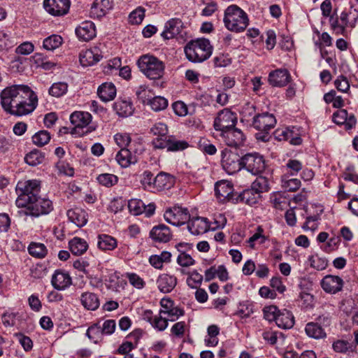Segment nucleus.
I'll list each match as a JSON object with an SVG mask.
<instances>
[{
	"label": "nucleus",
	"mask_w": 358,
	"mask_h": 358,
	"mask_svg": "<svg viewBox=\"0 0 358 358\" xmlns=\"http://www.w3.org/2000/svg\"><path fill=\"white\" fill-rule=\"evenodd\" d=\"M310 266L317 271L325 269L328 265V261L324 257H320L318 255H313L309 257Z\"/></svg>",
	"instance_id": "4d7b16f0"
},
{
	"label": "nucleus",
	"mask_w": 358,
	"mask_h": 358,
	"mask_svg": "<svg viewBox=\"0 0 358 358\" xmlns=\"http://www.w3.org/2000/svg\"><path fill=\"white\" fill-rule=\"evenodd\" d=\"M275 324L282 329L292 328L294 324V318L292 313L287 310L280 311L278 316L276 317Z\"/></svg>",
	"instance_id": "7c9ffc66"
},
{
	"label": "nucleus",
	"mask_w": 358,
	"mask_h": 358,
	"mask_svg": "<svg viewBox=\"0 0 358 358\" xmlns=\"http://www.w3.org/2000/svg\"><path fill=\"white\" fill-rule=\"evenodd\" d=\"M160 314L164 315L170 321H175L184 315V310L175 305L169 298H163L160 301Z\"/></svg>",
	"instance_id": "4468645a"
},
{
	"label": "nucleus",
	"mask_w": 358,
	"mask_h": 358,
	"mask_svg": "<svg viewBox=\"0 0 358 358\" xmlns=\"http://www.w3.org/2000/svg\"><path fill=\"white\" fill-rule=\"evenodd\" d=\"M220 136L222 141L230 147H238L243 145L245 141V136L242 131L235 127L220 133Z\"/></svg>",
	"instance_id": "dca6fc26"
},
{
	"label": "nucleus",
	"mask_w": 358,
	"mask_h": 358,
	"mask_svg": "<svg viewBox=\"0 0 358 358\" xmlns=\"http://www.w3.org/2000/svg\"><path fill=\"white\" fill-rule=\"evenodd\" d=\"M280 311L275 306H266L263 309L264 317L269 322L275 321Z\"/></svg>",
	"instance_id": "69168bd1"
},
{
	"label": "nucleus",
	"mask_w": 358,
	"mask_h": 358,
	"mask_svg": "<svg viewBox=\"0 0 358 358\" xmlns=\"http://www.w3.org/2000/svg\"><path fill=\"white\" fill-rule=\"evenodd\" d=\"M290 176L288 174L282 176V186L287 191L294 192L300 187L301 181L297 178H289Z\"/></svg>",
	"instance_id": "37998d69"
},
{
	"label": "nucleus",
	"mask_w": 358,
	"mask_h": 358,
	"mask_svg": "<svg viewBox=\"0 0 358 358\" xmlns=\"http://www.w3.org/2000/svg\"><path fill=\"white\" fill-rule=\"evenodd\" d=\"M128 208L131 213L138 215L143 213L145 203L141 199H132L128 201Z\"/></svg>",
	"instance_id": "603ef678"
},
{
	"label": "nucleus",
	"mask_w": 358,
	"mask_h": 358,
	"mask_svg": "<svg viewBox=\"0 0 358 358\" xmlns=\"http://www.w3.org/2000/svg\"><path fill=\"white\" fill-rule=\"evenodd\" d=\"M140 71L148 78L156 79L162 78L164 72V64L157 57L144 55L138 59Z\"/></svg>",
	"instance_id": "39448f33"
},
{
	"label": "nucleus",
	"mask_w": 358,
	"mask_h": 358,
	"mask_svg": "<svg viewBox=\"0 0 358 358\" xmlns=\"http://www.w3.org/2000/svg\"><path fill=\"white\" fill-rule=\"evenodd\" d=\"M112 8L113 2L111 0H95L91 7V16L96 18L102 17L106 15Z\"/></svg>",
	"instance_id": "b1692460"
},
{
	"label": "nucleus",
	"mask_w": 358,
	"mask_h": 358,
	"mask_svg": "<svg viewBox=\"0 0 358 358\" xmlns=\"http://www.w3.org/2000/svg\"><path fill=\"white\" fill-rule=\"evenodd\" d=\"M86 336L94 343H99L103 339V334L101 328V322L93 324L88 327L86 331Z\"/></svg>",
	"instance_id": "58836bf2"
},
{
	"label": "nucleus",
	"mask_w": 358,
	"mask_h": 358,
	"mask_svg": "<svg viewBox=\"0 0 358 358\" xmlns=\"http://www.w3.org/2000/svg\"><path fill=\"white\" fill-rule=\"evenodd\" d=\"M348 16L346 11H343L339 17L334 15L329 19L330 27L336 34L345 35L348 27H354L355 26L357 19L355 18L353 21L349 22Z\"/></svg>",
	"instance_id": "ddd939ff"
},
{
	"label": "nucleus",
	"mask_w": 358,
	"mask_h": 358,
	"mask_svg": "<svg viewBox=\"0 0 358 358\" xmlns=\"http://www.w3.org/2000/svg\"><path fill=\"white\" fill-rule=\"evenodd\" d=\"M43 159L44 156L43 154L36 150L30 152L24 157L26 163L32 166L41 164Z\"/></svg>",
	"instance_id": "de8ad7c7"
},
{
	"label": "nucleus",
	"mask_w": 358,
	"mask_h": 358,
	"mask_svg": "<svg viewBox=\"0 0 358 358\" xmlns=\"http://www.w3.org/2000/svg\"><path fill=\"white\" fill-rule=\"evenodd\" d=\"M242 166L252 175L261 174L266 168L264 157L258 152H249L242 157Z\"/></svg>",
	"instance_id": "0eeeda50"
},
{
	"label": "nucleus",
	"mask_w": 358,
	"mask_h": 358,
	"mask_svg": "<svg viewBox=\"0 0 358 358\" xmlns=\"http://www.w3.org/2000/svg\"><path fill=\"white\" fill-rule=\"evenodd\" d=\"M262 336L266 343L272 345L278 343L282 344L285 341V337L282 332L270 328L264 329Z\"/></svg>",
	"instance_id": "2f4dec72"
},
{
	"label": "nucleus",
	"mask_w": 358,
	"mask_h": 358,
	"mask_svg": "<svg viewBox=\"0 0 358 358\" xmlns=\"http://www.w3.org/2000/svg\"><path fill=\"white\" fill-rule=\"evenodd\" d=\"M144 103L149 106L154 111L158 112L167 108L168 100L164 96H156L147 99L146 101H144Z\"/></svg>",
	"instance_id": "4c0bfd02"
},
{
	"label": "nucleus",
	"mask_w": 358,
	"mask_h": 358,
	"mask_svg": "<svg viewBox=\"0 0 358 358\" xmlns=\"http://www.w3.org/2000/svg\"><path fill=\"white\" fill-rule=\"evenodd\" d=\"M102 58L99 50L96 48L83 51L80 54V62L82 66H92L97 63Z\"/></svg>",
	"instance_id": "a878e982"
},
{
	"label": "nucleus",
	"mask_w": 358,
	"mask_h": 358,
	"mask_svg": "<svg viewBox=\"0 0 358 358\" xmlns=\"http://www.w3.org/2000/svg\"><path fill=\"white\" fill-rule=\"evenodd\" d=\"M63 43V38L57 34H52L43 40V47L47 50H54Z\"/></svg>",
	"instance_id": "79ce46f5"
},
{
	"label": "nucleus",
	"mask_w": 358,
	"mask_h": 358,
	"mask_svg": "<svg viewBox=\"0 0 358 358\" xmlns=\"http://www.w3.org/2000/svg\"><path fill=\"white\" fill-rule=\"evenodd\" d=\"M187 59L192 62L200 63L208 59L213 52V46L209 40L198 38L189 42L185 47Z\"/></svg>",
	"instance_id": "f03ea898"
},
{
	"label": "nucleus",
	"mask_w": 358,
	"mask_h": 358,
	"mask_svg": "<svg viewBox=\"0 0 358 358\" xmlns=\"http://www.w3.org/2000/svg\"><path fill=\"white\" fill-rule=\"evenodd\" d=\"M199 149L203 152L213 155L217 152L215 146L210 143V141L206 138H201L198 142Z\"/></svg>",
	"instance_id": "13d9d810"
},
{
	"label": "nucleus",
	"mask_w": 358,
	"mask_h": 358,
	"mask_svg": "<svg viewBox=\"0 0 358 358\" xmlns=\"http://www.w3.org/2000/svg\"><path fill=\"white\" fill-rule=\"evenodd\" d=\"M76 34L79 40L89 41L96 36L95 24L91 21L83 22L76 27Z\"/></svg>",
	"instance_id": "6ab92c4d"
},
{
	"label": "nucleus",
	"mask_w": 358,
	"mask_h": 358,
	"mask_svg": "<svg viewBox=\"0 0 358 358\" xmlns=\"http://www.w3.org/2000/svg\"><path fill=\"white\" fill-rule=\"evenodd\" d=\"M251 189L261 195L268 190V181L265 177H257L252 182Z\"/></svg>",
	"instance_id": "09e8293b"
},
{
	"label": "nucleus",
	"mask_w": 358,
	"mask_h": 358,
	"mask_svg": "<svg viewBox=\"0 0 358 358\" xmlns=\"http://www.w3.org/2000/svg\"><path fill=\"white\" fill-rule=\"evenodd\" d=\"M71 123L74 126L73 130L87 128L83 134H89L96 130V126L90 125L92 120V115L86 111H74L69 117Z\"/></svg>",
	"instance_id": "9d476101"
},
{
	"label": "nucleus",
	"mask_w": 358,
	"mask_h": 358,
	"mask_svg": "<svg viewBox=\"0 0 358 358\" xmlns=\"http://www.w3.org/2000/svg\"><path fill=\"white\" fill-rule=\"evenodd\" d=\"M188 274L189 276L187 278V285L192 289L198 288L203 281V275L196 270H194Z\"/></svg>",
	"instance_id": "5fc2aeb1"
},
{
	"label": "nucleus",
	"mask_w": 358,
	"mask_h": 358,
	"mask_svg": "<svg viewBox=\"0 0 358 358\" xmlns=\"http://www.w3.org/2000/svg\"><path fill=\"white\" fill-rule=\"evenodd\" d=\"M334 350L338 353H346L352 348L351 344L344 340H337L333 343Z\"/></svg>",
	"instance_id": "0e129e2a"
},
{
	"label": "nucleus",
	"mask_w": 358,
	"mask_h": 358,
	"mask_svg": "<svg viewBox=\"0 0 358 358\" xmlns=\"http://www.w3.org/2000/svg\"><path fill=\"white\" fill-rule=\"evenodd\" d=\"M80 303L88 310H96L100 306L98 296L91 292H85L81 294Z\"/></svg>",
	"instance_id": "c756f323"
},
{
	"label": "nucleus",
	"mask_w": 358,
	"mask_h": 358,
	"mask_svg": "<svg viewBox=\"0 0 358 358\" xmlns=\"http://www.w3.org/2000/svg\"><path fill=\"white\" fill-rule=\"evenodd\" d=\"M97 180L100 185L110 187L117 183L118 178L113 174L102 173L97 177Z\"/></svg>",
	"instance_id": "864d4df0"
},
{
	"label": "nucleus",
	"mask_w": 358,
	"mask_h": 358,
	"mask_svg": "<svg viewBox=\"0 0 358 358\" xmlns=\"http://www.w3.org/2000/svg\"><path fill=\"white\" fill-rule=\"evenodd\" d=\"M168 132V127L163 122H157L150 128V133L157 137H164L167 138Z\"/></svg>",
	"instance_id": "bf43d9fd"
},
{
	"label": "nucleus",
	"mask_w": 358,
	"mask_h": 358,
	"mask_svg": "<svg viewBox=\"0 0 358 358\" xmlns=\"http://www.w3.org/2000/svg\"><path fill=\"white\" fill-rule=\"evenodd\" d=\"M275 124V116L269 113H263L253 117L252 126L259 131H269Z\"/></svg>",
	"instance_id": "2eb2a0df"
},
{
	"label": "nucleus",
	"mask_w": 358,
	"mask_h": 358,
	"mask_svg": "<svg viewBox=\"0 0 358 358\" xmlns=\"http://www.w3.org/2000/svg\"><path fill=\"white\" fill-rule=\"evenodd\" d=\"M69 248L71 252L75 255H81L85 253L88 244L84 239L78 237H74L69 241Z\"/></svg>",
	"instance_id": "f704fd0d"
},
{
	"label": "nucleus",
	"mask_w": 358,
	"mask_h": 358,
	"mask_svg": "<svg viewBox=\"0 0 358 358\" xmlns=\"http://www.w3.org/2000/svg\"><path fill=\"white\" fill-rule=\"evenodd\" d=\"M168 318H166L164 315H161L160 312L158 315H155L154 320L152 323V327L158 331H164L168 327Z\"/></svg>",
	"instance_id": "e2e57ef3"
},
{
	"label": "nucleus",
	"mask_w": 358,
	"mask_h": 358,
	"mask_svg": "<svg viewBox=\"0 0 358 358\" xmlns=\"http://www.w3.org/2000/svg\"><path fill=\"white\" fill-rule=\"evenodd\" d=\"M177 282V278L168 273L161 274L157 279L159 290L164 294L170 293L176 287Z\"/></svg>",
	"instance_id": "4be33fe9"
},
{
	"label": "nucleus",
	"mask_w": 358,
	"mask_h": 358,
	"mask_svg": "<svg viewBox=\"0 0 358 358\" xmlns=\"http://www.w3.org/2000/svg\"><path fill=\"white\" fill-rule=\"evenodd\" d=\"M285 168L287 172L285 174L288 176H296L299 171L303 169L302 163L297 159H290L286 163Z\"/></svg>",
	"instance_id": "49530a36"
},
{
	"label": "nucleus",
	"mask_w": 358,
	"mask_h": 358,
	"mask_svg": "<svg viewBox=\"0 0 358 358\" xmlns=\"http://www.w3.org/2000/svg\"><path fill=\"white\" fill-rule=\"evenodd\" d=\"M115 159L117 162L124 168H127L131 164H135L138 162L136 154H133L131 150L128 148H121L117 153Z\"/></svg>",
	"instance_id": "c85d7f7f"
},
{
	"label": "nucleus",
	"mask_w": 358,
	"mask_h": 358,
	"mask_svg": "<svg viewBox=\"0 0 358 358\" xmlns=\"http://www.w3.org/2000/svg\"><path fill=\"white\" fill-rule=\"evenodd\" d=\"M320 284L325 292L336 294L341 291L343 286V280L338 275H327L322 278Z\"/></svg>",
	"instance_id": "a211bd4d"
},
{
	"label": "nucleus",
	"mask_w": 358,
	"mask_h": 358,
	"mask_svg": "<svg viewBox=\"0 0 358 358\" xmlns=\"http://www.w3.org/2000/svg\"><path fill=\"white\" fill-rule=\"evenodd\" d=\"M237 115L228 108L220 110L214 120V129L220 133L235 127Z\"/></svg>",
	"instance_id": "6e6552de"
},
{
	"label": "nucleus",
	"mask_w": 358,
	"mask_h": 358,
	"mask_svg": "<svg viewBox=\"0 0 358 358\" xmlns=\"http://www.w3.org/2000/svg\"><path fill=\"white\" fill-rule=\"evenodd\" d=\"M114 108L120 116L127 117L133 114L132 103L129 101H117L114 104Z\"/></svg>",
	"instance_id": "a19ab883"
},
{
	"label": "nucleus",
	"mask_w": 358,
	"mask_h": 358,
	"mask_svg": "<svg viewBox=\"0 0 358 358\" xmlns=\"http://www.w3.org/2000/svg\"><path fill=\"white\" fill-rule=\"evenodd\" d=\"M114 140L121 148H127L131 142V138L128 134L118 133L114 136Z\"/></svg>",
	"instance_id": "774afa93"
},
{
	"label": "nucleus",
	"mask_w": 358,
	"mask_h": 358,
	"mask_svg": "<svg viewBox=\"0 0 358 358\" xmlns=\"http://www.w3.org/2000/svg\"><path fill=\"white\" fill-rule=\"evenodd\" d=\"M126 278L129 283L136 289H141L145 285V282L143 279L135 273H126Z\"/></svg>",
	"instance_id": "680f3d73"
},
{
	"label": "nucleus",
	"mask_w": 358,
	"mask_h": 358,
	"mask_svg": "<svg viewBox=\"0 0 358 358\" xmlns=\"http://www.w3.org/2000/svg\"><path fill=\"white\" fill-rule=\"evenodd\" d=\"M222 166L228 174H234L243 169L242 157L231 150L222 151Z\"/></svg>",
	"instance_id": "1a4fd4ad"
},
{
	"label": "nucleus",
	"mask_w": 358,
	"mask_h": 358,
	"mask_svg": "<svg viewBox=\"0 0 358 358\" xmlns=\"http://www.w3.org/2000/svg\"><path fill=\"white\" fill-rule=\"evenodd\" d=\"M240 199L241 201L249 205L253 206L259 202L261 199V195L255 192L253 189H245L236 200Z\"/></svg>",
	"instance_id": "c9c22d12"
},
{
	"label": "nucleus",
	"mask_w": 358,
	"mask_h": 358,
	"mask_svg": "<svg viewBox=\"0 0 358 358\" xmlns=\"http://www.w3.org/2000/svg\"><path fill=\"white\" fill-rule=\"evenodd\" d=\"M183 23L179 18H172L165 24L162 36L165 39H171L178 36L182 31Z\"/></svg>",
	"instance_id": "5701e85b"
},
{
	"label": "nucleus",
	"mask_w": 358,
	"mask_h": 358,
	"mask_svg": "<svg viewBox=\"0 0 358 358\" xmlns=\"http://www.w3.org/2000/svg\"><path fill=\"white\" fill-rule=\"evenodd\" d=\"M50 140V134L48 131L41 130L36 133L32 136L34 144L38 147L46 145Z\"/></svg>",
	"instance_id": "3c124183"
},
{
	"label": "nucleus",
	"mask_w": 358,
	"mask_h": 358,
	"mask_svg": "<svg viewBox=\"0 0 358 358\" xmlns=\"http://www.w3.org/2000/svg\"><path fill=\"white\" fill-rule=\"evenodd\" d=\"M242 122H249L256 115V108L253 103H245L240 110Z\"/></svg>",
	"instance_id": "c03bdc74"
},
{
	"label": "nucleus",
	"mask_w": 358,
	"mask_h": 358,
	"mask_svg": "<svg viewBox=\"0 0 358 358\" xmlns=\"http://www.w3.org/2000/svg\"><path fill=\"white\" fill-rule=\"evenodd\" d=\"M223 20L226 28L234 32L244 31L249 23L247 13L236 5H231L227 8Z\"/></svg>",
	"instance_id": "7ed1b4c3"
},
{
	"label": "nucleus",
	"mask_w": 358,
	"mask_h": 358,
	"mask_svg": "<svg viewBox=\"0 0 358 358\" xmlns=\"http://www.w3.org/2000/svg\"><path fill=\"white\" fill-rule=\"evenodd\" d=\"M150 237L155 241L166 243L171 240L170 229L164 224H159L152 228L150 233Z\"/></svg>",
	"instance_id": "bb28decb"
},
{
	"label": "nucleus",
	"mask_w": 358,
	"mask_h": 358,
	"mask_svg": "<svg viewBox=\"0 0 358 358\" xmlns=\"http://www.w3.org/2000/svg\"><path fill=\"white\" fill-rule=\"evenodd\" d=\"M70 0H44L45 10L54 17H61L66 15L70 8Z\"/></svg>",
	"instance_id": "f8f14e48"
},
{
	"label": "nucleus",
	"mask_w": 358,
	"mask_h": 358,
	"mask_svg": "<svg viewBox=\"0 0 358 358\" xmlns=\"http://www.w3.org/2000/svg\"><path fill=\"white\" fill-rule=\"evenodd\" d=\"M16 190L19 195L15 201V204L18 208H24L38 196L41 183L37 180L20 181L17 185Z\"/></svg>",
	"instance_id": "20e7f679"
},
{
	"label": "nucleus",
	"mask_w": 358,
	"mask_h": 358,
	"mask_svg": "<svg viewBox=\"0 0 358 358\" xmlns=\"http://www.w3.org/2000/svg\"><path fill=\"white\" fill-rule=\"evenodd\" d=\"M289 80L290 75L286 69H277L268 75V82L274 87H283Z\"/></svg>",
	"instance_id": "412c9836"
},
{
	"label": "nucleus",
	"mask_w": 358,
	"mask_h": 358,
	"mask_svg": "<svg viewBox=\"0 0 358 358\" xmlns=\"http://www.w3.org/2000/svg\"><path fill=\"white\" fill-rule=\"evenodd\" d=\"M164 217L167 222L174 226L182 225L190 218L187 208L178 206H175L166 210Z\"/></svg>",
	"instance_id": "9b49d317"
},
{
	"label": "nucleus",
	"mask_w": 358,
	"mask_h": 358,
	"mask_svg": "<svg viewBox=\"0 0 358 358\" xmlns=\"http://www.w3.org/2000/svg\"><path fill=\"white\" fill-rule=\"evenodd\" d=\"M264 229L259 226L254 234L248 238L247 243L251 249H255L257 244L262 245L268 240V237L264 235Z\"/></svg>",
	"instance_id": "e433bc0d"
},
{
	"label": "nucleus",
	"mask_w": 358,
	"mask_h": 358,
	"mask_svg": "<svg viewBox=\"0 0 358 358\" xmlns=\"http://www.w3.org/2000/svg\"><path fill=\"white\" fill-rule=\"evenodd\" d=\"M305 332L308 337L315 339H321L327 336L324 329L316 322L307 323L305 327Z\"/></svg>",
	"instance_id": "473e14b6"
},
{
	"label": "nucleus",
	"mask_w": 358,
	"mask_h": 358,
	"mask_svg": "<svg viewBox=\"0 0 358 358\" xmlns=\"http://www.w3.org/2000/svg\"><path fill=\"white\" fill-rule=\"evenodd\" d=\"M234 187L228 180H220L215 185L217 198L222 202L234 201Z\"/></svg>",
	"instance_id": "f3484780"
},
{
	"label": "nucleus",
	"mask_w": 358,
	"mask_h": 358,
	"mask_svg": "<svg viewBox=\"0 0 358 358\" xmlns=\"http://www.w3.org/2000/svg\"><path fill=\"white\" fill-rule=\"evenodd\" d=\"M188 143L185 141L177 140L173 136L168 137V151L177 152L186 149Z\"/></svg>",
	"instance_id": "a18cd8bd"
},
{
	"label": "nucleus",
	"mask_w": 358,
	"mask_h": 358,
	"mask_svg": "<svg viewBox=\"0 0 358 358\" xmlns=\"http://www.w3.org/2000/svg\"><path fill=\"white\" fill-rule=\"evenodd\" d=\"M1 91V100L3 108L11 115L22 116L31 113L38 104V98L34 91Z\"/></svg>",
	"instance_id": "f257e3e1"
},
{
	"label": "nucleus",
	"mask_w": 358,
	"mask_h": 358,
	"mask_svg": "<svg viewBox=\"0 0 358 358\" xmlns=\"http://www.w3.org/2000/svg\"><path fill=\"white\" fill-rule=\"evenodd\" d=\"M154 174L150 171H145L141 176V183L145 189L152 191L155 189Z\"/></svg>",
	"instance_id": "8fccbe9b"
},
{
	"label": "nucleus",
	"mask_w": 358,
	"mask_h": 358,
	"mask_svg": "<svg viewBox=\"0 0 358 358\" xmlns=\"http://www.w3.org/2000/svg\"><path fill=\"white\" fill-rule=\"evenodd\" d=\"M101 328L104 336H110L115 332L116 329V322L114 320L110 319L101 323Z\"/></svg>",
	"instance_id": "338daca9"
},
{
	"label": "nucleus",
	"mask_w": 358,
	"mask_h": 358,
	"mask_svg": "<svg viewBox=\"0 0 358 358\" xmlns=\"http://www.w3.org/2000/svg\"><path fill=\"white\" fill-rule=\"evenodd\" d=\"M67 217L72 223L78 227L85 226L87 222V213L80 208H75L67 211Z\"/></svg>",
	"instance_id": "cd10ccee"
},
{
	"label": "nucleus",
	"mask_w": 358,
	"mask_h": 358,
	"mask_svg": "<svg viewBox=\"0 0 358 358\" xmlns=\"http://www.w3.org/2000/svg\"><path fill=\"white\" fill-rule=\"evenodd\" d=\"M145 9L143 7H138L129 15V20L131 24H141L145 17Z\"/></svg>",
	"instance_id": "052dcab7"
},
{
	"label": "nucleus",
	"mask_w": 358,
	"mask_h": 358,
	"mask_svg": "<svg viewBox=\"0 0 358 358\" xmlns=\"http://www.w3.org/2000/svg\"><path fill=\"white\" fill-rule=\"evenodd\" d=\"M97 246L103 251L113 250L117 245V241L114 237L108 234H99L98 236Z\"/></svg>",
	"instance_id": "72a5a7b5"
},
{
	"label": "nucleus",
	"mask_w": 358,
	"mask_h": 358,
	"mask_svg": "<svg viewBox=\"0 0 358 358\" xmlns=\"http://www.w3.org/2000/svg\"><path fill=\"white\" fill-rule=\"evenodd\" d=\"M53 210V203L50 199L38 196L27 205L24 213L26 215L38 217L50 214Z\"/></svg>",
	"instance_id": "423d86ee"
},
{
	"label": "nucleus",
	"mask_w": 358,
	"mask_h": 358,
	"mask_svg": "<svg viewBox=\"0 0 358 358\" xmlns=\"http://www.w3.org/2000/svg\"><path fill=\"white\" fill-rule=\"evenodd\" d=\"M53 287L57 290H65L72 284V279L69 273L63 270H56L51 279Z\"/></svg>",
	"instance_id": "aec40b11"
},
{
	"label": "nucleus",
	"mask_w": 358,
	"mask_h": 358,
	"mask_svg": "<svg viewBox=\"0 0 358 358\" xmlns=\"http://www.w3.org/2000/svg\"><path fill=\"white\" fill-rule=\"evenodd\" d=\"M187 228L194 235L202 234L209 229L208 222L206 218L197 217L187 220Z\"/></svg>",
	"instance_id": "393cba45"
},
{
	"label": "nucleus",
	"mask_w": 358,
	"mask_h": 358,
	"mask_svg": "<svg viewBox=\"0 0 358 358\" xmlns=\"http://www.w3.org/2000/svg\"><path fill=\"white\" fill-rule=\"evenodd\" d=\"M170 179L169 175L164 173H159L155 177L154 190L159 191L167 187Z\"/></svg>",
	"instance_id": "6e6d98bb"
},
{
	"label": "nucleus",
	"mask_w": 358,
	"mask_h": 358,
	"mask_svg": "<svg viewBox=\"0 0 358 358\" xmlns=\"http://www.w3.org/2000/svg\"><path fill=\"white\" fill-rule=\"evenodd\" d=\"M27 249L29 255L37 259H43L48 254L46 246L41 243L31 242Z\"/></svg>",
	"instance_id": "ea45409f"
}]
</instances>
